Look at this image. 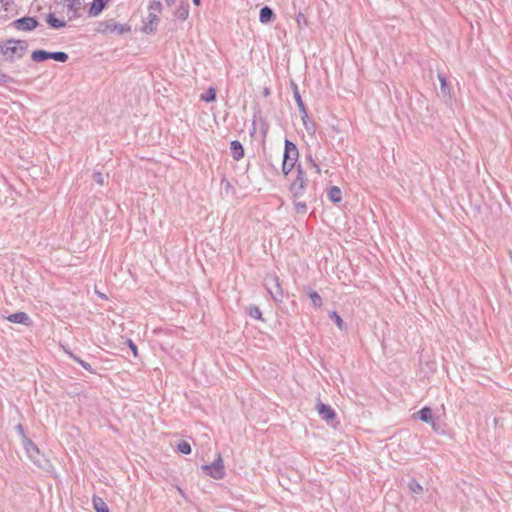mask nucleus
Here are the masks:
<instances>
[{
  "label": "nucleus",
  "mask_w": 512,
  "mask_h": 512,
  "mask_svg": "<svg viewBox=\"0 0 512 512\" xmlns=\"http://www.w3.org/2000/svg\"><path fill=\"white\" fill-rule=\"evenodd\" d=\"M418 418L425 423L432 424L435 426L432 410L429 407H424L417 412Z\"/></svg>",
  "instance_id": "4468645a"
},
{
  "label": "nucleus",
  "mask_w": 512,
  "mask_h": 512,
  "mask_svg": "<svg viewBox=\"0 0 512 512\" xmlns=\"http://www.w3.org/2000/svg\"><path fill=\"white\" fill-rule=\"evenodd\" d=\"M329 199L334 203H339L342 200L341 189L337 186H332L328 192Z\"/></svg>",
  "instance_id": "6ab92c4d"
},
{
  "label": "nucleus",
  "mask_w": 512,
  "mask_h": 512,
  "mask_svg": "<svg viewBox=\"0 0 512 512\" xmlns=\"http://www.w3.org/2000/svg\"><path fill=\"white\" fill-rule=\"evenodd\" d=\"M265 287L274 301L282 302L283 289L279 283V278L275 275H267L264 279Z\"/></svg>",
  "instance_id": "423d86ee"
},
{
  "label": "nucleus",
  "mask_w": 512,
  "mask_h": 512,
  "mask_svg": "<svg viewBox=\"0 0 512 512\" xmlns=\"http://www.w3.org/2000/svg\"><path fill=\"white\" fill-rule=\"evenodd\" d=\"M105 26H106L104 29L105 31L115 32L119 35L130 31L129 26L116 23L113 20L106 22Z\"/></svg>",
  "instance_id": "f8f14e48"
},
{
  "label": "nucleus",
  "mask_w": 512,
  "mask_h": 512,
  "mask_svg": "<svg viewBox=\"0 0 512 512\" xmlns=\"http://www.w3.org/2000/svg\"><path fill=\"white\" fill-rule=\"evenodd\" d=\"M274 19H275V14L270 7L264 6L261 8L260 13H259V20L261 23L268 24V23L272 22Z\"/></svg>",
  "instance_id": "ddd939ff"
},
{
  "label": "nucleus",
  "mask_w": 512,
  "mask_h": 512,
  "mask_svg": "<svg viewBox=\"0 0 512 512\" xmlns=\"http://www.w3.org/2000/svg\"><path fill=\"white\" fill-rule=\"evenodd\" d=\"M65 352H66V353H67V354H68V355H69L73 360H75L77 363H79V364H80V365H81L85 370H87V371H88V372H90V373H95V370L92 368V366H91L88 362H86V361H84V360L80 359L79 357H77V356H76V355H74L71 351H69V350H67V349H65Z\"/></svg>",
  "instance_id": "aec40b11"
},
{
  "label": "nucleus",
  "mask_w": 512,
  "mask_h": 512,
  "mask_svg": "<svg viewBox=\"0 0 512 512\" xmlns=\"http://www.w3.org/2000/svg\"><path fill=\"white\" fill-rule=\"evenodd\" d=\"M49 59L64 63L68 60V54L62 51L49 52Z\"/></svg>",
  "instance_id": "b1692460"
},
{
  "label": "nucleus",
  "mask_w": 512,
  "mask_h": 512,
  "mask_svg": "<svg viewBox=\"0 0 512 512\" xmlns=\"http://www.w3.org/2000/svg\"><path fill=\"white\" fill-rule=\"evenodd\" d=\"M93 179L99 185H103L104 184V176H103V174L101 172H94L93 173Z\"/></svg>",
  "instance_id": "2f4dec72"
},
{
  "label": "nucleus",
  "mask_w": 512,
  "mask_h": 512,
  "mask_svg": "<svg viewBox=\"0 0 512 512\" xmlns=\"http://www.w3.org/2000/svg\"><path fill=\"white\" fill-rule=\"evenodd\" d=\"M316 410L318 414L320 415L321 419L325 420L326 422L330 423L335 420L336 413L331 408V406L324 404L322 402H318L316 404Z\"/></svg>",
  "instance_id": "1a4fd4ad"
},
{
  "label": "nucleus",
  "mask_w": 512,
  "mask_h": 512,
  "mask_svg": "<svg viewBox=\"0 0 512 512\" xmlns=\"http://www.w3.org/2000/svg\"><path fill=\"white\" fill-rule=\"evenodd\" d=\"M438 79L440 81L441 94L444 97H450V88H449V85H448V82H447L445 76L442 74H438Z\"/></svg>",
  "instance_id": "5701e85b"
},
{
  "label": "nucleus",
  "mask_w": 512,
  "mask_h": 512,
  "mask_svg": "<svg viewBox=\"0 0 512 512\" xmlns=\"http://www.w3.org/2000/svg\"><path fill=\"white\" fill-rule=\"evenodd\" d=\"M26 49L25 41L9 39L1 46L0 51L7 61L14 62L23 57Z\"/></svg>",
  "instance_id": "f257e3e1"
},
{
  "label": "nucleus",
  "mask_w": 512,
  "mask_h": 512,
  "mask_svg": "<svg viewBox=\"0 0 512 512\" xmlns=\"http://www.w3.org/2000/svg\"><path fill=\"white\" fill-rule=\"evenodd\" d=\"M264 93H265L266 95H267V94H269V90H268V89H265V90H264Z\"/></svg>",
  "instance_id": "79ce46f5"
},
{
  "label": "nucleus",
  "mask_w": 512,
  "mask_h": 512,
  "mask_svg": "<svg viewBox=\"0 0 512 512\" xmlns=\"http://www.w3.org/2000/svg\"><path fill=\"white\" fill-rule=\"evenodd\" d=\"M12 79L0 69V83H9Z\"/></svg>",
  "instance_id": "72a5a7b5"
},
{
  "label": "nucleus",
  "mask_w": 512,
  "mask_h": 512,
  "mask_svg": "<svg viewBox=\"0 0 512 512\" xmlns=\"http://www.w3.org/2000/svg\"><path fill=\"white\" fill-rule=\"evenodd\" d=\"M408 488L415 494H420L423 491V487L414 479L408 482Z\"/></svg>",
  "instance_id": "cd10ccee"
},
{
  "label": "nucleus",
  "mask_w": 512,
  "mask_h": 512,
  "mask_svg": "<svg viewBox=\"0 0 512 512\" xmlns=\"http://www.w3.org/2000/svg\"><path fill=\"white\" fill-rule=\"evenodd\" d=\"M144 31L147 33L153 32L154 31L153 24L149 23L148 25H146Z\"/></svg>",
  "instance_id": "4c0bfd02"
},
{
  "label": "nucleus",
  "mask_w": 512,
  "mask_h": 512,
  "mask_svg": "<svg viewBox=\"0 0 512 512\" xmlns=\"http://www.w3.org/2000/svg\"><path fill=\"white\" fill-rule=\"evenodd\" d=\"M298 157L299 152L296 145L292 141L286 139L284 143V154L282 162V172L285 176H287L293 170Z\"/></svg>",
  "instance_id": "f03ea898"
},
{
  "label": "nucleus",
  "mask_w": 512,
  "mask_h": 512,
  "mask_svg": "<svg viewBox=\"0 0 512 512\" xmlns=\"http://www.w3.org/2000/svg\"><path fill=\"white\" fill-rule=\"evenodd\" d=\"M230 150H231V155L234 160H240L241 158H243L244 149H243L242 144L239 141H237V140L232 141Z\"/></svg>",
  "instance_id": "dca6fc26"
},
{
  "label": "nucleus",
  "mask_w": 512,
  "mask_h": 512,
  "mask_svg": "<svg viewBox=\"0 0 512 512\" xmlns=\"http://www.w3.org/2000/svg\"><path fill=\"white\" fill-rule=\"evenodd\" d=\"M148 19H149L150 24H155L159 21L157 15L155 13H149Z\"/></svg>",
  "instance_id": "c9c22d12"
},
{
  "label": "nucleus",
  "mask_w": 512,
  "mask_h": 512,
  "mask_svg": "<svg viewBox=\"0 0 512 512\" xmlns=\"http://www.w3.org/2000/svg\"><path fill=\"white\" fill-rule=\"evenodd\" d=\"M297 175L295 180L291 183L290 192L294 198H300L304 195L305 189L307 187L308 180L306 178L305 172L301 165H298Z\"/></svg>",
  "instance_id": "39448f33"
},
{
  "label": "nucleus",
  "mask_w": 512,
  "mask_h": 512,
  "mask_svg": "<svg viewBox=\"0 0 512 512\" xmlns=\"http://www.w3.org/2000/svg\"><path fill=\"white\" fill-rule=\"evenodd\" d=\"M202 470L210 477L220 480L225 476L224 464L221 455L211 463L202 466Z\"/></svg>",
  "instance_id": "0eeeda50"
},
{
  "label": "nucleus",
  "mask_w": 512,
  "mask_h": 512,
  "mask_svg": "<svg viewBox=\"0 0 512 512\" xmlns=\"http://www.w3.org/2000/svg\"><path fill=\"white\" fill-rule=\"evenodd\" d=\"M330 318L332 320H334L335 324L337 325V327L340 329V330H343L345 328V324H344V321L342 320V318L340 317V315L336 312V311H332L330 314H329Z\"/></svg>",
  "instance_id": "bb28decb"
},
{
  "label": "nucleus",
  "mask_w": 512,
  "mask_h": 512,
  "mask_svg": "<svg viewBox=\"0 0 512 512\" xmlns=\"http://www.w3.org/2000/svg\"><path fill=\"white\" fill-rule=\"evenodd\" d=\"M294 208L297 213L303 214L307 210V205L305 202H295Z\"/></svg>",
  "instance_id": "7c9ffc66"
},
{
  "label": "nucleus",
  "mask_w": 512,
  "mask_h": 512,
  "mask_svg": "<svg viewBox=\"0 0 512 512\" xmlns=\"http://www.w3.org/2000/svg\"><path fill=\"white\" fill-rule=\"evenodd\" d=\"M128 345L131 351L133 352L134 356H137V346L135 345V343L132 340H128Z\"/></svg>",
  "instance_id": "e433bc0d"
},
{
  "label": "nucleus",
  "mask_w": 512,
  "mask_h": 512,
  "mask_svg": "<svg viewBox=\"0 0 512 512\" xmlns=\"http://www.w3.org/2000/svg\"><path fill=\"white\" fill-rule=\"evenodd\" d=\"M109 0H93L91 7L89 9L90 16L99 15L102 10L105 8Z\"/></svg>",
  "instance_id": "2eb2a0df"
},
{
  "label": "nucleus",
  "mask_w": 512,
  "mask_h": 512,
  "mask_svg": "<svg viewBox=\"0 0 512 512\" xmlns=\"http://www.w3.org/2000/svg\"><path fill=\"white\" fill-rule=\"evenodd\" d=\"M310 161H311L312 166L315 168L316 172L320 173L319 165L316 162H314L311 158H310Z\"/></svg>",
  "instance_id": "58836bf2"
},
{
  "label": "nucleus",
  "mask_w": 512,
  "mask_h": 512,
  "mask_svg": "<svg viewBox=\"0 0 512 512\" xmlns=\"http://www.w3.org/2000/svg\"><path fill=\"white\" fill-rule=\"evenodd\" d=\"M165 2L168 6H171L176 2V0H165Z\"/></svg>",
  "instance_id": "ea45409f"
},
{
  "label": "nucleus",
  "mask_w": 512,
  "mask_h": 512,
  "mask_svg": "<svg viewBox=\"0 0 512 512\" xmlns=\"http://www.w3.org/2000/svg\"><path fill=\"white\" fill-rule=\"evenodd\" d=\"M149 8H150V10L160 12L162 9V4L160 1H153V2H151Z\"/></svg>",
  "instance_id": "473e14b6"
},
{
  "label": "nucleus",
  "mask_w": 512,
  "mask_h": 512,
  "mask_svg": "<svg viewBox=\"0 0 512 512\" xmlns=\"http://www.w3.org/2000/svg\"><path fill=\"white\" fill-rule=\"evenodd\" d=\"M248 314L250 317L256 319V320H262V312L260 308L256 305L250 306L248 308Z\"/></svg>",
  "instance_id": "a878e982"
},
{
  "label": "nucleus",
  "mask_w": 512,
  "mask_h": 512,
  "mask_svg": "<svg viewBox=\"0 0 512 512\" xmlns=\"http://www.w3.org/2000/svg\"><path fill=\"white\" fill-rule=\"evenodd\" d=\"M66 3V8L68 14H70V18H75L80 16V11L82 9L83 0H63Z\"/></svg>",
  "instance_id": "9d476101"
},
{
  "label": "nucleus",
  "mask_w": 512,
  "mask_h": 512,
  "mask_svg": "<svg viewBox=\"0 0 512 512\" xmlns=\"http://www.w3.org/2000/svg\"><path fill=\"white\" fill-rule=\"evenodd\" d=\"M309 298L311 299V302L315 307H320L322 305V298L316 291L310 292Z\"/></svg>",
  "instance_id": "c756f323"
},
{
  "label": "nucleus",
  "mask_w": 512,
  "mask_h": 512,
  "mask_svg": "<svg viewBox=\"0 0 512 512\" xmlns=\"http://www.w3.org/2000/svg\"><path fill=\"white\" fill-rule=\"evenodd\" d=\"M175 17L180 19V20H186L188 15H189V6L188 4H182L180 5L175 13H174Z\"/></svg>",
  "instance_id": "4be33fe9"
},
{
  "label": "nucleus",
  "mask_w": 512,
  "mask_h": 512,
  "mask_svg": "<svg viewBox=\"0 0 512 512\" xmlns=\"http://www.w3.org/2000/svg\"><path fill=\"white\" fill-rule=\"evenodd\" d=\"M177 449L182 454H190L191 453V446L187 441H180L177 445Z\"/></svg>",
  "instance_id": "c85d7f7f"
},
{
  "label": "nucleus",
  "mask_w": 512,
  "mask_h": 512,
  "mask_svg": "<svg viewBox=\"0 0 512 512\" xmlns=\"http://www.w3.org/2000/svg\"><path fill=\"white\" fill-rule=\"evenodd\" d=\"M16 430H17V432L19 433V435L21 436V438H22V443H23V442H24V436H27V435L25 434V432H24V428H23V426H22L21 424H18V425L16 426Z\"/></svg>",
  "instance_id": "f704fd0d"
},
{
  "label": "nucleus",
  "mask_w": 512,
  "mask_h": 512,
  "mask_svg": "<svg viewBox=\"0 0 512 512\" xmlns=\"http://www.w3.org/2000/svg\"><path fill=\"white\" fill-rule=\"evenodd\" d=\"M200 99L204 102H212L216 99V90L214 87H209L206 93L201 94Z\"/></svg>",
  "instance_id": "393cba45"
},
{
  "label": "nucleus",
  "mask_w": 512,
  "mask_h": 512,
  "mask_svg": "<svg viewBox=\"0 0 512 512\" xmlns=\"http://www.w3.org/2000/svg\"><path fill=\"white\" fill-rule=\"evenodd\" d=\"M23 446L30 460L37 467L41 469H47L49 467V460L41 454L39 448L27 436H24Z\"/></svg>",
  "instance_id": "7ed1b4c3"
},
{
  "label": "nucleus",
  "mask_w": 512,
  "mask_h": 512,
  "mask_svg": "<svg viewBox=\"0 0 512 512\" xmlns=\"http://www.w3.org/2000/svg\"><path fill=\"white\" fill-rule=\"evenodd\" d=\"M292 89H293L294 99L297 103L298 109L301 114V119H302L303 125L309 133H314L315 132L314 124L309 119L306 107L304 105V102H303L300 92L298 90V86L295 83H292Z\"/></svg>",
  "instance_id": "20e7f679"
},
{
  "label": "nucleus",
  "mask_w": 512,
  "mask_h": 512,
  "mask_svg": "<svg viewBox=\"0 0 512 512\" xmlns=\"http://www.w3.org/2000/svg\"><path fill=\"white\" fill-rule=\"evenodd\" d=\"M7 320L11 323L23 324L26 326H30L32 324L31 318L25 312H16V313L10 314L7 317Z\"/></svg>",
  "instance_id": "9b49d317"
},
{
  "label": "nucleus",
  "mask_w": 512,
  "mask_h": 512,
  "mask_svg": "<svg viewBox=\"0 0 512 512\" xmlns=\"http://www.w3.org/2000/svg\"><path fill=\"white\" fill-rule=\"evenodd\" d=\"M48 25L54 29H60L66 26V21L57 18L53 13H49L46 17Z\"/></svg>",
  "instance_id": "f3484780"
},
{
  "label": "nucleus",
  "mask_w": 512,
  "mask_h": 512,
  "mask_svg": "<svg viewBox=\"0 0 512 512\" xmlns=\"http://www.w3.org/2000/svg\"><path fill=\"white\" fill-rule=\"evenodd\" d=\"M11 25L20 31H32L39 25V22L35 17L26 16L14 20Z\"/></svg>",
  "instance_id": "6e6552de"
},
{
  "label": "nucleus",
  "mask_w": 512,
  "mask_h": 512,
  "mask_svg": "<svg viewBox=\"0 0 512 512\" xmlns=\"http://www.w3.org/2000/svg\"><path fill=\"white\" fill-rule=\"evenodd\" d=\"M200 1H201V0H193V3H194L195 5H200Z\"/></svg>",
  "instance_id": "a19ab883"
},
{
  "label": "nucleus",
  "mask_w": 512,
  "mask_h": 512,
  "mask_svg": "<svg viewBox=\"0 0 512 512\" xmlns=\"http://www.w3.org/2000/svg\"><path fill=\"white\" fill-rule=\"evenodd\" d=\"M31 59L35 62H42L49 59V52L45 50H34Z\"/></svg>",
  "instance_id": "412c9836"
},
{
  "label": "nucleus",
  "mask_w": 512,
  "mask_h": 512,
  "mask_svg": "<svg viewBox=\"0 0 512 512\" xmlns=\"http://www.w3.org/2000/svg\"><path fill=\"white\" fill-rule=\"evenodd\" d=\"M92 503L96 512H109V508L102 498L94 496Z\"/></svg>",
  "instance_id": "a211bd4d"
}]
</instances>
